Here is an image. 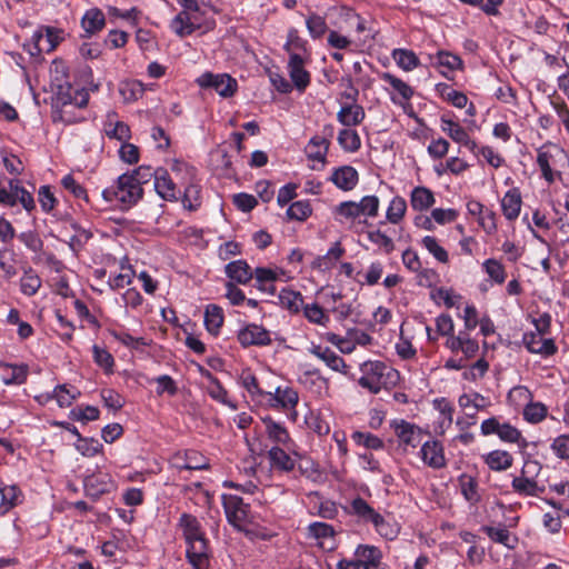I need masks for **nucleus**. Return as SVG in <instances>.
Returning <instances> with one entry per match:
<instances>
[{
	"mask_svg": "<svg viewBox=\"0 0 569 569\" xmlns=\"http://www.w3.org/2000/svg\"><path fill=\"white\" fill-rule=\"evenodd\" d=\"M179 528L187 542V558L193 569L209 567V543L198 518L190 513L180 516Z\"/></svg>",
	"mask_w": 569,
	"mask_h": 569,
	"instance_id": "nucleus-1",
	"label": "nucleus"
},
{
	"mask_svg": "<svg viewBox=\"0 0 569 569\" xmlns=\"http://www.w3.org/2000/svg\"><path fill=\"white\" fill-rule=\"evenodd\" d=\"M88 102L89 93L86 89H73L70 84L59 86L52 98L53 121L76 122L78 119L71 114V109L84 108Z\"/></svg>",
	"mask_w": 569,
	"mask_h": 569,
	"instance_id": "nucleus-2",
	"label": "nucleus"
},
{
	"mask_svg": "<svg viewBox=\"0 0 569 569\" xmlns=\"http://www.w3.org/2000/svg\"><path fill=\"white\" fill-rule=\"evenodd\" d=\"M102 198L122 210L136 206L143 196V189L132 182L129 173L121 174L114 186L102 191Z\"/></svg>",
	"mask_w": 569,
	"mask_h": 569,
	"instance_id": "nucleus-3",
	"label": "nucleus"
},
{
	"mask_svg": "<svg viewBox=\"0 0 569 569\" xmlns=\"http://www.w3.org/2000/svg\"><path fill=\"white\" fill-rule=\"evenodd\" d=\"M202 89H213L222 98H230L238 88L237 80L228 73L204 72L196 80Z\"/></svg>",
	"mask_w": 569,
	"mask_h": 569,
	"instance_id": "nucleus-4",
	"label": "nucleus"
},
{
	"mask_svg": "<svg viewBox=\"0 0 569 569\" xmlns=\"http://www.w3.org/2000/svg\"><path fill=\"white\" fill-rule=\"evenodd\" d=\"M237 340L243 348L267 347L272 343L271 332L261 325L247 323L237 333Z\"/></svg>",
	"mask_w": 569,
	"mask_h": 569,
	"instance_id": "nucleus-5",
	"label": "nucleus"
},
{
	"mask_svg": "<svg viewBox=\"0 0 569 569\" xmlns=\"http://www.w3.org/2000/svg\"><path fill=\"white\" fill-rule=\"evenodd\" d=\"M387 366L381 361H366L361 365L360 370L362 376L359 378L358 383L369 390L371 393L377 395L382 388V377Z\"/></svg>",
	"mask_w": 569,
	"mask_h": 569,
	"instance_id": "nucleus-6",
	"label": "nucleus"
},
{
	"mask_svg": "<svg viewBox=\"0 0 569 569\" xmlns=\"http://www.w3.org/2000/svg\"><path fill=\"white\" fill-rule=\"evenodd\" d=\"M390 427L393 429L399 445L405 448H417L422 441V436L426 433L419 426L403 419L392 420Z\"/></svg>",
	"mask_w": 569,
	"mask_h": 569,
	"instance_id": "nucleus-7",
	"label": "nucleus"
},
{
	"mask_svg": "<svg viewBox=\"0 0 569 569\" xmlns=\"http://www.w3.org/2000/svg\"><path fill=\"white\" fill-rule=\"evenodd\" d=\"M382 558L381 551L379 548L369 545H360L355 551V558L346 562V566H352L355 569H369L370 567L377 568L380 565V560ZM345 560H339L337 563V569H346Z\"/></svg>",
	"mask_w": 569,
	"mask_h": 569,
	"instance_id": "nucleus-8",
	"label": "nucleus"
},
{
	"mask_svg": "<svg viewBox=\"0 0 569 569\" xmlns=\"http://www.w3.org/2000/svg\"><path fill=\"white\" fill-rule=\"evenodd\" d=\"M419 457L431 469L440 470L447 467L445 446L440 440L431 438L422 442Z\"/></svg>",
	"mask_w": 569,
	"mask_h": 569,
	"instance_id": "nucleus-9",
	"label": "nucleus"
},
{
	"mask_svg": "<svg viewBox=\"0 0 569 569\" xmlns=\"http://www.w3.org/2000/svg\"><path fill=\"white\" fill-rule=\"evenodd\" d=\"M223 508L228 521L240 528L248 519L249 505L244 503L241 497L223 496Z\"/></svg>",
	"mask_w": 569,
	"mask_h": 569,
	"instance_id": "nucleus-10",
	"label": "nucleus"
},
{
	"mask_svg": "<svg viewBox=\"0 0 569 569\" xmlns=\"http://www.w3.org/2000/svg\"><path fill=\"white\" fill-rule=\"evenodd\" d=\"M288 71L293 86L303 92L310 83V73L303 68V58L298 52H291Z\"/></svg>",
	"mask_w": 569,
	"mask_h": 569,
	"instance_id": "nucleus-11",
	"label": "nucleus"
},
{
	"mask_svg": "<svg viewBox=\"0 0 569 569\" xmlns=\"http://www.w3.org/2000/svg\"><path fill=\"white\" fill-rule=\"evenodd\" d=\"M84 489L88 496L99 498L111 492L114 489V482L108 473L92 475L84 479Z\"/></svg>",
	"mask_w": 569,
	"mask_h": 569,
	"instance_id": "nucleus-12",
	"label": "nucleus"
},
{
	"mask_svg": "<svg viewBox=\"0 0 569 569\" xmlns=\"http://www.w3.org/2000/svg\"><path fill=\"white\" fill-rule=\"evenodd\" d=\"M310 353L316 356L318 359L323 361L331 370L347 373L348 366L346 365L343 358H341L338 353L331 350L329 347L312 345L309 349Z\"/></svg>",
	"mask_w": 569,
	"mask_h": 569,
	"instance_id": "nucleus-13",
	"label": "nucleus"
},
{
	"mask_svg": "<svg viewBox=\"0 0 569 569\" xmlns=\"http://www.w3.org/2000/svg\"><path fill=\"white\" fill-rule=\"evenodd\" d=\"M268 403L271 408L292 409L297 406L299 397L298 392L292 388L281 389L278 387L276 391L267 392Z\"/></svg>",
	"mask_w": 569,
	"mask_h": 569,
	"instance_id": "nucleus-14",
	"label": "nucleus"
},
{
	"mask_svg": "<svg viewBox=\"0 0 569 569\" xmlns=\"http://www.w3.org/2000/svg\"><path fill=\"white\" fill-rule=\"evenodd\" d=\"M154 190L164 200L173 201L178 199L177 186L163 168L157 169Z\"/></svg>",
	"mask_w": 569,
	"mask_h": 569,
	"instance_id": "nucleus-15",
	"label": "nucleus"
},
{
	"mask_svg": "<svg viewBox=\"0 0 569 569\" xmlns=\"http://www.w3.org/2000/svg\"><path fill=\"white\" fill-rule=\"evenodd\" d=\"M330 180L341 190H352L359 180L358 171L351 166L335 169Z\"/></svg>",
	"mask_w": 569,
	"mask_h": 569,
	"instance_id": "nucleus-16",
	"label": "nucleus"
},
{
	"mask_svg": "<svg viewBox=\"0 0 569 569\" xmlns=\"http://www.w3.org/2000/svg\"><path fill=\"white\" fill-rule=\"evenodd\" d=\"M365 117V109L357 103H345L337 113V120L345 127L358 126Z\"/></svg>",
	"mask_w": 569,
	"mask_h": 569,
	"instance_id": "nucleus-17",
	"label": "nucleus"
},
{
	"mask_svg": "<svg viewBox=\"0 0 569 569\" xmlns=\"http://www.w3.org/2000/svg\"><path fill=\"white\" fill-rule=\"evenodd\" d=\"M227 277L231 282L247 284L253 277V272L246 260H236L229 262L224 268Z\"/></svg>",
	"mask_w": 569,
	"mask_h": 569,
	"instance_id": "nucleus-18",
	"label": "nucleus"
},
{
	"mask_svg": "<svg viewBox=\"0 0 569 569\" xmlns=\"http://www.w3.org/2000/svg\"><path fill=\"white\" fill-rule=\"evenodd\" d=\"M521 203L519 189L512 188L508 190L501 200V209L506 219L510 221L516 220L519 217Z\"/></svg>",
	"mask_w": 569,
	"mask_h": 569,
	"instance_id": "nucleus-19",
	"label": "nucleus"
},
{
	"mask_svg": "<svg viewBox=\"0 0 569 569\" xmlns=\"http://www.w3.org/2000/svg\"><path fill=\"white\" fill-rule=\"evenodd\" d=\"M430 63L438 68H442L441 73L447 74V71H455L462 69V60L459 56L453 54L449 51L439 50L436 54L429 56Z\"/></svg>",
	"mask_w": 569,
	"mask_h": 569,
	"instance_id": "nucleus-20",
	"label": "nucleus"
},
{
	"mask_svg": "<svg viewBox=\"0 0 569 569\" xmlns=\"http://www.w3.org/2000/svg\"><path fill=\"white\" fill-rule=\"evenodd\" d=\"M224 321L223 309L214 303H210L204 310V326L209 333L218 336Z\"/></svg>",
	"mask_w": 569,
	"mask_h": 569,
	"instance_id": "nucleus-21",
	"label": "nucleus"
},
{
	"mask_svg": "<svg viewBox=\"0 0 569 569\" xmlns=\"http://www.w3.org/2000/svg\"><path fill=\"white\" fill-rule=\"evenodd\" d=\"M511 486L515 492L526 497H537L545 491V487H540L533 478L527 476L515 477Z\"/></svg>",
	"mask_w": 569,
	"mask_h": 569,
	"instance_id": "nucleus-22",
	"label": "nucleus"
},
{
	"mask_svg": "<svg viewBox=\"0 0 569 569\" xmlns=\"http://www.w3.org/2000/svg\"><path fill=\"white\" fill-rule=\"evenodd\" d=\"M268 438L277 445H287L290 436L287 428L280 422L274 421L270 416L262 418Z\"/></svg>",
	"mask_w": 569,
	"mask_h": 569,
	"instance_id": "nucleus-23",
	"label": "nucleus"
},
{
	"mask_svg": "<svg viewBox=\"0 0 569 569\" xmlns=\"http://www.w3.org/2000/svg\"><path fill=\"white\" fill-rule=\"evenodd\" d=\"M268 458L272 468L277 470L289 472L296 468L295 460L279 446H274L268 451Z\"/></svg>",
	"mask_w": 569,
	"mask_h": 569,
	"instance_id": "nucleus-24",
	"label": "nucleus"
},
{
	"mask_svg": "<svg viewBox=\"0 0 569 569\" xmlns=\"http://www.w3.org/2000/svg\"><path fill=\"white\" fill-rule=\"evenodd\" d=\"M483 460L489 469L493 471L507 470L513 462L512 456L506 450H492L483 456Z\"/></svg>",
	"mask_w": 569,
	"mask_h": 569,
	"instance_id": "nucleus-25",
	"label": "nucleus"
},
{
	"mask_svg": "<svg viewBox=\"0 0 569 569\" xmlns=\"http://www.w3.org/2000/svg\"><path fill=\"white\" fill-rule=\"evenodd\" d=\"M170 29L178 37L184 38L192 34L198 26L191 21V17L187 11H180L170 22Z\"/></svg>",
	"mask_w": 569,
	"mask_h": 569,
	"instance_id": "nucleus-26",
	"label": "nucleus"
},
{
	"mask_svg": "<svg viewBox=\"0 0 569 569\" xmlns=\"http://www.w3.org/2000/svg\"><path fill=\"white\" fill-rule=\"evenodd\" d=\"M436 199L432 191L426 187H416L410 194V204L413 210L425 211L429 209Z\"/></svg>",
	"mask_w": 569,
	"mask_h": 569,
	"instance_id": "nucleus-27",
	"label": "nucleus"
},
{
	"mask_svg": "<svg viewBox=\"0 0 569 569\" xmlns=\"http://www.w3.org/2000/svg\"><path fill=\"white\" fill-rule=\"evenodd\" d=\"M350 513L358 517V519L365 523H372L378 517L377 512L365 499L357 497L351 500Z\"/></svg>",
	"mask_w": 569,
	"mask_h": 569,
	"instance_id": "nucleus-28",
	"label": "nucleus"
},
{
	"mask_svg": "<svg viewBox=\"0 0 569 569\" xmlns=\"http://www.w3.org/2000/svg\"><path fill=\"white\" fill-rule=\"evenodd\" d=\"M42 281L36 270L27 267L20 279V291L28 297L34 296L41 288Z\"/></svg>",
	"mask_w": 569,
	"mask_h": 569,
	"instance_id": "nucleus-29",
	"label": "nucleus"
},
{
	"mask_svg": "<svg viewBox=\"0 0 569 569\" xmlns=\"http://www.w3.org/2000/svg\"><path fill=\"white\" fill-rule=\"evenodd\" d=\"M340 17L347 24V28L355 29L357 33H363L366 31L372 32L369 21L358 14L353 9L343 8Z\"/></svg>",
	"mask_w": 569,
	"mask_h": 569,
	"instance_id": "nucleus-30",
	"label": "nucleus"
},
{
	"mask_svg": "<svg viewBox=\"0 0 569 569\" xmlns=\"http://www.w3.org/2000/svg\"><path fill=\"white\" fill-rule=\"evenodd\" d=\"M328 148L329 141L326 138L317 136L310 139L309 143L306 147V152L310 160L323 164L326 162V154Z\"/></svg>",
	"mask_w": 569,
	"mask_h": 569,
	"instance_id": "nucleus-31",
	"label": "nucleus"
},
{
	"mask_svg": "<svg viewBox=\"0 0 569 569\" xmlns=\"http://www.w3.org/2000/svg\"><path fill=\"white\" fill-rule=\"evenodd\" d=\"M376 531L387 540H393L398 537L400 527L392 518H385L380 513L372 522Z\"/></svg>",
	"mask_w": 569,
	"mask_h": 569,
	"instance_id": "nucleus-32",
	"label": "nucleus"
},
{
	"mask_svg": "<svg viewBox=\"0 0 569 569\" xmlns=\"http://www.w3.org/2000/svg\"><path fill=\"white\" fill-rule=\"evenodd\" d=\"M204 376L210 380V386L208 387V395L216 401L230 407L231 409H236V403L228 399V391L222 387L220 381L210 372L206 371Z\"/></svg>",
	"mask_w": 569,
	"mask_h": 569,
	"instance_id": "nucleus-33",
	"label": "nucleus"
},
{
	"mask_svg": "<svg viewBox=\"0 0 569 569\" xmlns=\"http://www.w3.org/2000/svg\"><path fill=\"white\" fill-rule=\"evenodd\" d=\"M3 382L4 385H22L26 382L29 368L27 365H4Z\"/></svg>",
	"mask_w": 569,
	"mask_h": 569,
	"instance_id": "nucleus-34",
	"label": "nucleus"
},
{
	"mask_svg": "<svg viewBox=\"0 0 569 569\" xmlns=\"http://www.w3.org/2000/svg\"><path fill=\"white\" fill-rule=\"evenodd\" d=\"M7 190L13 192L14 197L19 199V203L26 211L31 212L36 208L33 196L21 186L20 180L11 179L9 181V189Z\"/></svg>",
	"mask_w": 569,
	"mask_h": 569,
	"instance_id": "nucleus-35",
	"label": "nucleus"
},
{
	"mask_svg": "<svg viewBox=\"0 0 569 569\" xmlns=\"http://www.w3.org/2000/svg\"><path fill=\"white\" fill-rule=\"evenodd\" d=\"M309 536L319 540L320 545H326L327 541L330 542L329 548H332L333 545V535L335 530L332 526L326 522H312L308 527Z\"/></svg>",
	"mask_w": 569,
	"mask_h": 569,
	"instance_id": "nucleus-36",
	"label": "nucleus"
},
{
	"mask_svg": "<svg viewBox=\"0 0 569 569\" xmlns=\"http://www.w3.org/2000/svg\"><path fill=\"white\" fill-rule=\"evenodd\" d=\"M144 88L139 80H124L119 84V93L126 102L137 101L142 97Z\"/></svg>",
	"mask_w": 569,
	"mask_h": 569,
	"instance_id": "nucleus-37",
	"label": "nucleus"
},
{
	"mask_svg": "<svg viewBox=\"0 0 569 569\" xmlns=\"http://www.w3.org/2000/svg\"><path fill=\"white\" fill-rule=\"evenodd\" d=\"M104 14L99 9H90L82 17L81 24L86 32L96 33L104 27Z\"/></svg>",
	"mask_w": 569,
	"mask_h": 569,
	"instance_id": "nucleus-38",
	"label": "nucleus"
},
{
	"mask_svg": "<svg viewBox=\"0 0 569 569\" xmlns=\"http://www.w3.org/2000/svg\"><path fill=\"white\" fill-rule=\"evenodd\" d=\"M391 56L398 67L405 71H411L419 66V58L412 50L400 48L393 49Z\"/></svg>",
	"mask_w": 569,
	"mask_h": 569,
	"instance_id": "nucleus-39",
	"label": "nucleus"
},
{
	"mask_svg": "<svg viewBox=\"0 0 569 569\" xmlns=\"http://www.w3.org/2000/svg\"><path fill=\"white\" fill-rule=\"evenodd\" d=\"M436 89L445 100L449 101L456 108L462 109L467 106V96L463 92L452 89L449 84L438 83Z\"/></svg>",
	"mask_w": 569,
	"mask_h": 569,
	"instance_id": "nucleus-40",
	"label": "nucleus"
},
{
	"mask_svg": "<svg viewBox=\"0 0 569 569\" xmlns=\"http://www.w3.org/2000/svg\"><path fill=\"white\" fill-rule=\"evenodd\" d=\"M381 79L386 83L390 84V87L398 93L401 100L408 101L412 98L415 93L413 89L400 78H397L389 72H383L381 74Z\"/></svg>",
	"mask_w": 569,
	"mask_h": 569,
	"instance_id": "nucleus-41",
	"label": "nucleus"
},
{
	"mask_svg": "<svg viewBox=\"0 0 569 569\" xmlns=\"http://www.w3.org/2000/svg\"><path fill=\"white\" fill-rule=\"evenodd\" d=\"M92 358L94 363L100 367L104 373H113L114 358L106 348L93 345Z\"/></svg>",
	"mask_w": 569,
	"mask_h": 569,
	"instance_id": "nucleus-42",
	"label": "nucleus"
},
{
	"mask_svg": "<svg viewBox=\"0 0 569 569\" xmlns=\"http://www.w3.org/2000/svg\"><path fill=\"white\" fill-rule=\"evenodd\" d=\"M338 143L348 152H356L361 147V140L358 132L350 129V127L339 131Z\"/></svg>",
	"mask_w": 569,
	"mask_h": 569,
	"instance_id": "nucleus-43",
	"label": "nucleus"
},
{
	"mask_svg": "<svg viewBox=\"0 0 569 569\" xmlns=\"http://www.w3.org/2000/svg\"><path fill=\"white\" fill-rule=\"evenodd\" d=\"M482 269L496 283L502 284L507 279L505 266L497 259L490 258L482 262Z\"/></svg>",
	"mask_w": 569,
	"mask_h": 569,
	"instance_id": "nucleus-44",
	"label": "nucleus"
},
{
	"mask_svg": "<svg viewBox=\"0 0 569 569\" xmlns=\"http://www.w3.org/2000/svg\"><path fill=\"white\" fill-rule=\"evenodd\" d=\"M406 211L407 202L405 198L396 196L388 206L386 218L390 223L397 224L403 219Z\"/></svg>",
	"mask_w": 569,
	"mask_h": 569,
	"instance_id": "nucleus-45",
	"label": "nucleus"
},
{
	"mask_svg": "<svg viewBox=\"0 0 569 569\" xmlns=\"http://www.w3.org/2000/svg\"><path fill=\"white\" fill-rule=\"evenodd\" d=\"M497 436L503 442L518 443L521 448L527 446V441L522 438L521 432L508 422L501 423Z\"/></svg>",
	"mask_w": 569,
	"mask_h": 569,
	"instance_id": "nucleus-46",
	"label": "nucleus"
},
{
	"mask_svg": "<svg viewBox=\"0 0 569 569\" xmlns=\"http://www.w3.org/2000/svg\"><path fill=\"white\" fill-rule=\"evenodd\" d=\"M20 490L17 486H4L0 488L1 503L0 513H6L18 503Z\"/></svg>",
	"mask_w": 569,
	"mask_h": 569,
	"instance_id": "nucleus-47",
	"label": "nucleus"
},
{
	"mask_svg": "<svg viewBox=\"0 0 569 569\" xmlns=\"http://www.w3.org/2000/svg\"><path fill=\"white\" fill-rule=\"evenodd\" d=\"M481 531L485 532L492 541L501 543L508 548H512L511 535L505 526H482Z\"/></svg>",
	"mask_w": 569,
	"mask_h": 569,
	"instance_id": "nucleus-48",
	"label": "nucleus"
},
{
	"mask_svg": "<svg viewBox=\"0 0 569 569\" xmlns=\"http://www.w3.org/2000/svg\"><path fill=\"white\" fill-rule=\"evenodd\" d=\"M200 187L194 182H190L186 186L182 203L183 207L193 211L197 210L201 204Z\"/></svg>",
	"mask_w": 569,
	"mask_h": 569,
	"instance_id": "nucleus-49",
	"label": "nucleus"
},
{
	"mask_svg": "<svg viewBox=\"0 0 569 569\" xmlns=\"http://www.w3.org/2000/svg\"><path fill=\"white\" fill-rule=\"evenodd\" d=\"M351 438L357 445H361L368 449L381 450L385 448L382 439L370 432L355 431Z\"/></svg>",
	"mask_w": 569,
	"mask_h": 569,
	"instance_id": "nucleus-50",
	"label": "nucleus"
},
{
	"mask_svg": "<svg viewBox=\"0 0 569 569\" xmlns=\"http://www.w3.org/2000/svg\"><path fill=\"white\" fill-rule=\"evenodd\" d=\"M441 130L457 143H461L468 136L463 127L446 117H441Z\"/></svg>",
	"mask_w": 569,
	"mask_h": 569,
	"instance_id": "nucleus-51",
	"label": "nucleus"
},
{
	"mask_svg": "<svg viewBox=\"0 0 569 569\" xmlns=\"http://www.w3.org/2000/svg\"><path fill=\"white\" fill-rule=\"evenodd\" d=\"M421 243L437 261L441 263H447L449 261L447 250L438 243L435 237L426 236L422 238Z\"/></svg>",
	"mask_w": 569,
	"mask_h": 569,
	"instance_id": "nucleus-52",
	"label": "nucleus"
},
{
	"mask_svg": "<svg viewBox=\"0 0 569 569\" xmlns=\"http://www.w3.org/2000/svg\"><path fill=\"white\" fill-rule=\"evenodd\" d=\"M283 49L289 53V57L291 56V52H298L301 54V52L307 51V40L299 36L297 29L291 28L288 31L287 42L284 43Z\"/></svg>",
	"mask_w": 569,
	"mask_h": 569,
	"instance_id": "nucleus-53",
	"label": "nucleus"
},
{
	"mask_svg": "<svg viewBox=\"0 0 569 569\" xmlns=\"http://www.w3.org/2000/svg\"><path fill=\"white\" fill-rule=\"evenodd\" d=\"M208 468V463L199 452L187 451L184 453V465L177 463L179 470H203Z\"/></svg>",
	"mask_w": 569,
	"mask_h": 569,
	"instance_id": "nucleus-54",
	"label": "nucleus"
},
{
	"mask_svg": "<svg viewBox=\"0 0 569 569\" xmlns=\"http://www.w3.org/2000/svg\"><path fill=\"white\" fill-rule=\"evenodd\" d=\"M312 212L311 206L307 200H299L291 203L287 210L288 219L303 221Z\"/></svg>",
	"mask_w": 569,
	"mask_h": 569,
	"instance_id": "nucleus-55",
	"label": "nucleus"
},
{
	"mask_svg": "<svg viewBox=\"0 0 569 569\" xmlns=\"http://www.w3.org/2000/svg\"><path fill=\"white\" fill-rule=\"evenodd\" d=\"M53 395L60 407H69L80 396V391L74 387L68 388L66 385H60L54 388Z\"/></svg>",
	"mask_w": 569,
	"mask_h": 569,
	"instance_id": "nucleus-56",
	"label": "nucleus"
},
{
	"mask_svg": "<svg viewBox=\"0 0 569 569\" xmlns=\"http://www.w3.org/2000/svg\"><path fill=\"white\" fill-rule=\"evenodd\" d=\"M367 238L370 242L382 249L387 254L395 250V243L392 239L379 229L367 231Z\"/></svg>",
	"mask_w": 569,
	"mask_h": 569,
	"instance_id": "nucleus-57",
	"label": "nucleus"
},
{
	"mask_svg": "<svg viewBox=\"0 0 569 569\" xmlns=\"http://www.w3.org/2000/svg\"><path fill=\"white\" fill-rule=\"evenodd\" d=\"M306 26L309 34L313 39L321 38L328 30L326 19L318 14H311L306 20Z\"/></svg>",
	"mask_w": 569,
	"mask_h": 569,
	"instance_id": "nucleus-58",
	"label": "nucleus"
},
{
	"mask_svg": "<svg viewBox=\"0 0 569 569\" xmlns=\"http://www.w3.org/2000/svg\"><path fill=\"white\" fill-rule=\"evenodd\" d=\"M547 416V408L541 402H530L523 409V418L531 423L542 421Z\"/></svg>",
	"mask_w": 569,
	"mask_h": 569,
	"instance_id": "nucleus-59",
	"label": "nucleus"
},
{
	"mask_svg": "<svg viewBox=\"0 0 569 569\" xmlns=\"http://www.w3.org/2000/svg\"><path fill=\"white\" fill-rule=\"evenodd\" d=\"M108 332L112 338L128 348L138 350L141 347L147 346V341L143 338H134L128 332H121L113 329H109Z\"/></svg>",
	"mask_w": 569,
	"mask_h": 569,
	"instance_id": "nucleus-60",
	"label": "nucleus"
},
{
	"mask_svg": "<svg viewBox=\"0 0 569 569\" xmlns=\"http://www.w3.org/2000/svg\"><path fill=\"white\" fill-rule=\"evenodd\" d=\"M150 382L157 383V395L162 396L168 393L169 396H176L178 392V386L176 381L168 375H162L153 378Z\"/></svg>",
	"mask_w": 569,
	"mask_h": 569,
	"instance_id": "nucleus-61",
	"label": "nucleus"
},
{
	"mask_svg": "<svg viewBox=\"0 0 569 569\" xmlns=\"http://www.w3.org/2000/svg\"><path fill=\"white\" fill-rule=\"evenodd\" d=\"M357 204L361 216L373 218L378 214L380 201L377 196H365Z\"/></svg>",
	"mask_w": 569,
	"mask_h": 569,
	"instance_id": "nucleus-62",
	"label": "nucleus"
},
{
	"mask_svg": "<svg viewBox=\"0 0 569 569\" xmlns=\"http://www.w3.org/2000/svg\"><path fill=\"white\" fill-rule=\"evenodd\" d=\"M303 313L310 322L316 325H326L329 321V317L318 303L307 305L303 308Z\"/></svg>",
	"mask_w": 569,
	"mask_h": 569,
	"instance_id": "nucleus-63",
	"label": "nucleus"
},
{
	"mask_svg": "<svg viewBox=\"0 0 569 569\" xmlns=\"http://www.w3.org/2000/svg\"><path fill=\"white\" fill-rule=\"evenodd\" d=\"M102 445L92 438H83L81 435H78V442L76 448L83 456L92 457L99 452Z\"/></svg>",
	"mask_w": 569,
	"mask_h": 569,
	"instance_id": "nucleus-64",
	"label": "nucleus"
}]
</instances>
